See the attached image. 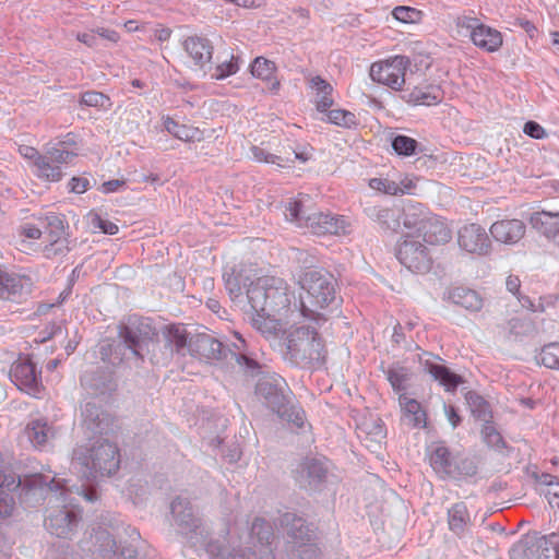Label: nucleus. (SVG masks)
<instances>
[{"instance_id": "nucleus-4", "label": "nucleus", "mask_w": 559, "mask_h": 559, "mask_svg": "<svg viewBox=\"0 0 559 559\" xmlns=\"http://www.w3.org/2000/svg\"><path fill=\"white\" fill-rule=\"evenodd\" d=\"M285 346L290 358L310 366L323 365L326 358L324 342L314 329L297 326L288 330Z\"/></svg>"}, {"instance_id": "nucleus-13", "label": "nucleus", "mask_w": 559, "mask_h": 559, "mask_svg": "<svg viewBox=\"0 0 559 559\" xmlns=\"http://www.w3.org/2000/svg\"><path fill=\"white\" fill-rule=\"evenodd\" d=\"M160 334L165 348L170 353L185 356L189 352L192 337L183 323L164 325Z\"/></svg>"}, {"instance_id": "nucleus-64", "label": "nucleus", "mask_w": 559, "mask_h": 559, "mask_svg": "<svg viewBox=\"0 0 559 559\" xmlns=\"http://www.w3.org/2000/svg\"><path fill=\"white\" fill-rule=\"evenodd\" d=\"M550 35L552 45L559 49V32H552Z\"/></svg>"}, {"instance_id": "nucleus-27", "label": "nucleus", "mask_w": 559, "mask_h": 559, "mask_svg": "<svg viewBox=\"0 0 559 559\" xmlns=\"http://www.w3.org/2000/svg\"><path fill=\"white\" fill-rule=\"evenodd\" d=\"M403 99L413 106H431L441 100V95L432 86H415L403 95Z\"/></svg>"}, {"instance_id": "nucleus-55", "label": "nucleus", "mask_w": 559, "mask_h": 559, "mask_svg": "<svg viewBox=\"0 0 559 559\" xmlns=\"http://www.w3.org/2000/svg\"><path fill=\"white\" fill-rule=\"evenodd\" d=\"M444 412L452 427L455 428L456 426H459V424L461 423V417L457 414L455 407L452 405H444Z\"/></svg>"}, {"instance_id": "nucleus-18", "label": "nucleus", "mask_w": 559, "mask_h": 559, "mask_svg": "<svg viewBox=\"0 0 559 559\" xmlns=\"http://www.w3.org/2000/svg\"><path fill=\"white\" fill-rule=\"evenodd\" d=\"M252 76L263 81L270 93L276 94L281 87V81L277 78V67L274 61L264 57H257L250 64Z\"/></svg>"}, {"instance_id": "nucleus-10", "label": "nucleus", "mask_w": 559, "mask_h": 559, "mask_svg": "<svg viewBox=\"0 0 559 559\" xmlns=\"http://www.w3.org/2000/svg\"><path fill=\"white\" fill-rule=\"evenodd\" d=\"M457 245L462 251L474 257L488 255L492 249L486 229L476 223L466 224L459 229Z\"/></svg>"}, {"instance_id": "nucleus-2", "label": "nucleus", "mask_w": 559, "mask_h": 559, "mask_svg": "<svg viewBox=\"0 0 559 559\" xmlns=\"http://www.w3.org/2000/svg\"><path fill=\"white\" fill-rule=\"evenodd\" d=\"M72 466L87 479L109 477L120 467V450L107 439H90L73 451Z\"/></svg>"}, {"instance_id": "nucleus-6", "label": "nucleus", "mask_w": 559, "mask_h": 559, "mask_svg": "<svg viewBox=\"0 0 559 559\" xmlns=\"http://www.w3.org/2000/svg\"><path fill=\"white\" fill-rule=\"evenodd\" d=\"M412 64L409 57L394 55L373 61L369 67L370 80L394 92L404 90L406 73Z\"/></svg>"}, {"instance_id": "nucleus-22", "label": "nucleus", "mask_w": 559, "mask_h": 559, "mask_svg": "<svg viewBox=\"0 0 559 559\" xmlns=\"http://www.w3.org/2000/svg\"><path fill=\"white\" fill-rule=\"evenodd\" d=\"M165 130L174 138L183 142H201L204 140V131L192 123H180L169 116L163 117Z\"/></svg>"}, {"instance_id": "nucleus-23", "label": "nucleus", "mask_w": 559, "mask_h": 559, "mask_svg": "<svg viewBox=\"0 0 559 559\" xmlns=\"http://www.w3.org/2000/svg\"><path fill=\"white\" fill-rule=\"evenodd\" d=\"M506 335H523L532 328L531 319L523 311L516 309L507 310L503 322L499 325Z\"/></svg>"}, {"instance_id": "nucleus-26", "label": "nucleus", "mask_w": 559, "mask_h": 559, "mask_svg": "<svg viewBox=\"0 0 559 559\" xmlns=\"http://www.w3.org/2000/svg\"><path fill=\"white\" fill-rule=\"evenodd\" d=\"M76 521L75 515L66 510H60L56 514H50L46 520V526L49 532L58 537H67Z\"/></svg>"}, {"instance_id": "nucleus-15", "label": "nucleus", "mask_w": 559, "mask_h": 559, "mask_svg": "<svg viewBox=\"0 0 559 559\" xmlns=\"http://www.w3.org/2000/svg\"><path fill=\"white\" fill-rule=\"evenodd\" d=\"M492 238L504 245H514L525 235L526 226L521 219H500L495 222L489 228Z\"/></svg>"}, {"instance_id": "nucleus-54", "label": "nucleus", "mask_w": 559, "mask_h": 559, "mask_svg": "<svg viewBox=\"0 0 559 559\" xmlns=\"http://www.w3.org/2000/svg\"><path fill=\"white\" fill-rule=\"evenodd\" d=\"M507 289L513 295H519L521 288V281L516 275H509L506 281Z\"/></svg>"}, {"instance_id": "nucleus-24", "label": "nucleus", "mask_w": 559, "mask_h": 559, "mask_svg": "<svg viewBox=\"0 0 559 559\" xmlns=\"http://www.w3.org/2000/svg\"><path fill=\"white\" fill-rule=\"evenodd\" d=\"M449 299L468 311H479L484 306L481 296L476 290L466 287L452 288L449 292Z\"/></svg>"}, {"instance_id": "nucleus-33", "label": "nucleus", "mask_w": 559, "mask_h": 559, "mask_svg": "<svg viewBox=\"0 0 559 559\" xmlns=\"http://www.w3.org/2000/svg\"><path fill=\"white\" fill-rule=\"evenodd\" d=\"M250 152L258 163L273 164L280 168H288L293 165V159L272 154L259 145L251 146Z\"/></svg>"}, {"instance_id": "nucleus-11", "label": "nucleus", "mask_w": 559, "mask_h": 559, "mask_svg": "<svg viewBox=\"0 0 559 559\" xmlns=\"http://www.w3.org/2000/svg\"><path fill=\"white\" fill-rule=\"evenodd\" d=\"M14 384L29 395L38 397L41 392L34 364L26 357H20L10 369Z\"/></svg>"}, {"instance_id": "nucleus-36", "label": "nucleus", "mask_w": 559, "mask_h": 559, "mask_svg": "<svg viewBox=\"0 0 559 559\" xmlns=\"http://www.w3.org/2000/svg\"><path fill=\"white\" fill-rule=\"evenodd\" d=\"M373 218L384 229L396 231L401 226L400 213L390 207L378 209L373 214Z\"/></svg>"}, {"instance_id": "nucleus-7", "label": "nucleus", "mask_w": 559, "mask_h": 559, "mask_svg": "<svg viewBox=\"0 0 559 559\" xmlns=\"http://www.w3.org/2000/svg\"><path fill=\"white\" fill-rule=\"evenodd\" d=\"M395 257L403 266L413 273L425 274L432 266V258L428 248L411 234L403 236L396 242Z\"/></svg>"}, {"instance_id": "nucleus-42", "label": "nucleus", "mask_w": 559, "mask_h": 559, "mask_svg": "<svg viewBox=\"0 0 559 559\" xmlns=\"http://www.w3.org/2000/svg\"><path fill=\"white\" fill-rule=\"evenodd\" d=\"M87 221L94 231L98 229L104 234L116 235L119 230L114 222L103 218L98 213L93 211L87 214Z\"/></svg>"}, {"instance_id": "nucleus-20", "label": "nucleus", "mask_w": 559, "mask_h": 559, "mask_svg": "<svg viewBox=\"0 0 559 559\" xmlns=\"http://www.w3.org/2000/svg\"><path fill=\"white\" fill-rule=\"evenodd\" d=\"M419 236H421L424 241L428 245H442L451 239V230L444 218L430 213L425 228H423Z\"/></svg>"}, {"instance_id": "nucleus-21", "label": "nucleus", "mask_w": 559, "mask_h": 559, "mask_svg": "<svg viewBox=\"0 0 559 559\" xmlns=\"http://www.w3.org/2000/svg\"><path fill=\"white\" fill-rule=\"evenodd\" d=\"M399 405L404 418L414 428H426L428 415L420 402L409 397L406 393L399 395Z\"/></svg>"}, {"instance_id": "nucleus-63", "label": "nucleus", "mask_w": 559, "mask_h": 559, "mask_svg": "<svg viewBox=\"0 0 559 559\" xmlns=\"http://www.w3.org/2000/svg\"><path fill=\"white\" fill-rule=\"evenodd\" d=\"M304 411L302 409H297L296 413H295V419L294 421L297 424V426H302L304 424Z\"/></svg>"}, {"instance_id": "nucleus-12", "label": "nucleus", "mask_w": 559, "mask_h": 559, "mask_svg": "<svg viewBox=\"0 0 559 559\" xmlns=\"http://www.w3.org/2000/svg\"><path fill=\"white\" fill-rule=\"evenodd\" d=\"M368 186L373 191L388 195L413 194L417 179L409 175H397L396 178L376 177L369 179Z\"/></svg>"}, {"instance_id": "nucleus-34", "label": "nucleus", "mask_w": 559, "mask_h": 559, "mask_svg": "<svg viewBox=\"0 0 559 559\" xmlns=\"http://www.w3.org/2000/svg\"><path fill=\"white\" fill-rule=\"evenodd\" d=\"M325 114L329 123L346 129L355 128L358 124L357 117L353 111L342 108H330Z\"/></svg>"}, {"instance_id": "nucleus-62", "label": "nucleus", "mask_w": 559, "mask_h": 559, "mask_svg": "<svg viewBox=\"0 0 559 559\" xmlns=\"http://www.w3.org/2000/svg\"><path fill=\"white\" fill-rule=\"evenodd\" d=\"M81 493L87 501H94L98 498L95 489H91L87 491L83 490Z\"/></svg>"}, {"instance_id": "nucleus-47", "label": "nucleus", "mask_w": 559, "mask_h": 559, "mask_svg": "<svg viewBox=\"0 0 559 559\" xmlns=\"http://www.w3.org/2000/svg\"><path fill=\"white\" fill-rule=\"evenodd\" d=\"M17 152L19 154L27 159L29 162V165L32 163H35L37 162V159L40 157V153L37 148H35L34 146H29V145H19V148H17Z\"/></svg>"}, {"instance_id": "nucleus-51", "label": "nucleus", "mask_w": 559, "mask_h": 559, "mask_svg": "<svg viewBox=\"0 0 559 559\" xmlns=\"http://www.w3.org/2000/svg\"><path fill=\"white\" fill-rule=\"evenodd\" d=\"M14 501L11 497L0 493V516H10L13 512Z\"/></svg>"}, {"instance_id": "nucleus-58", "label": "nucleus", "mask_w": 559, "mask_h": 559, "mask_svg": "<svg viewBox=\"0 0 559 559\" xmlns=\"http://www.w3.org/2000/svg\"><path fill=\"white\" fill-rule=\"evenodd\" d=\"M171 31L167 27H158L155 29V37L159 41H166L170 38Z\"/></svg>"}, {"instance_id": "nucleus-57", "label": "nucleus", "mask_w": 559, "mask_h": 559, "mask_svg": "<svg viewBox=\"0 0 559 559\" xmlns=\"http://www.w3.org/2000/svg\"><path fill=\"white\" fill-rule=\"evenodd\" d=\"M121 186H123V181L119 180H110L102 186V191L104 193H110L117 191Z\"/></svg>"}, {"instance_id": "nucleus-16", "label": "nucleus", "mask_w": 559, "mask_h": 559, "mask_svg": "<svg viewBox=\"0 0 559 559\" xmlns=\"http://www.w3.org/2000/svg\"><path fill=\"white\" fill-rule=\"evenodd\" d=\"M428 459L430 466L441 478H450L456 475L457 463L447 447L442 444L435 445L429 452Z\"/></svg>"}, {"instance_id": "nucleus-37", "label": "nucleus", "mask_w": 559, "mask_h": 559, "mask_svg": "<svg viewBox=\"0 0 559 559\" xmlns=\"http://www.w3.org/2000/svg\"><path fill=\"white\" fill-rule=\"evenodd\" d=\"M50 428L43 420H33L26 428L28 439L34 445H43L48 440Z\"/></svg>"}, {"instance_id": "nucleus-32", "label": "nucleus", "mask_w": 559, "mask_h": 559, "mask_svg": "<svg viewBox=\"0 0 559 559\" xmlns=\"http://www.w3.org/2000/svg\"><path fill=\"white\" fill-rule=\"evenodd\" d=\"M471 522L467 507L463 502L455 503L448 511L449 528L461 535Z\"/></svg>"}, {"instance_id": "nucleus-53", "label": "nucleus", "mask_w": 559, "mask_h": 559, "mask_svg": "<svg viewBox=\"0 0 559 559\" xmlns=\"http://www.w3.org/2000/svg\"><path fill=\"white\" fill-rule=\"evenodd\" d=\"M252 534L257 535L260 540H262L264 537L262 536L263 533L269 534L270 533V526L263 521V520H255L252 523L251 527Z\"/></svg>"}, {"instance_id": "nucleus-14", "label": "nucleus", "mask_w": 559, "mask_h": 559, "mask_svg": "<svg viewBox=\"0 0 559 559\" xmlns=\"http://www.w3.org/2000/svg\"><path fill=\"white\" fill-rule=\"evenodd\" d=\"M183 47L192 61V68L195 71H202L204 75V68L211 63L213 55V47L209 39L190 36L183 41Z\"/></svg>"}, {"instance_id": "nucleus-52", "label": "nucleus", "mask_w": 559, "mask_h": 559, "mask_svg": "<svg viewBox=\"0 0 559 559\" xmlns=\"http://www.w3.org/2000/svg\"><path fill=\"white\" fill-rule=\"evenodd\" d=\"M97 37H102L110 43H118L120 40V35L115 29L98 27L96 28Z\"/></svg>"}, {"instance_id": "nucleus-9", "label": "nucleus", "mask_w": 559, "mask_h": 559, "mask_svg": "<svg viewBox=\"0 0 559 559\" xmlns=\"http://www.w3.org/2000/svg\"><path fill=\"white\" fill-rule=\"evenodd\" d=\"M78 154L72 151L51 148L31 164L32 173L45 182H58L63 178L62 164L70 163Z\"/></svg>"}, {"instance_id": "nucleus-17", "label": "nucleus", "mask_w": 559, "mask_h": 559, "mask_svg": "<svg viewBox=\"0 0 559 559\" xmlns=\"http://www.w3.org/2000/svg\"><path fill=\"white\" fill-rule=\"evenodd\" d=\"M530 224L549 240L559 238V211H535L530 216Z\"/></svg>"}, {"instance_id": "nucleus-28", "label": "nucleus", "mask_w": 559, "mask_h": 559, "mask_svg": "<svg viewBox=\"0 0 559 559\" xmlns=\"http://www.w3.org/2000/svg\"><path fill=\"white\" fill-rule=\"evenodd\" d=\"M310 86L316 93V108L320 112H325L328 109H330L333 105V87L332 85L322 79L321 76L317 75L311 78L310 80Z\"/></svg>"}, {"instance_id": "nucleus-29", "label": "nucleus", "mask_w": 559, "mask_h": 559, "mask_svg": "<svg viewBox=\"0 0 559 559\" xmlns=\"http://www.w3.org/2000/svg\"><path fill=\"white\" fill-rule=\"evenodd\" d=\"M425 366L433 379L439 381L447 391H454L463 382L462 377L452 372L443 365L426 361Z\"/></svg>"}, {"instance_id": "nucleus-48", "label": "nucleus", "mask_w": 559, "mask_h": 559, "mask_svg": "<svg viewBox=\"0 0 559 559\" xmlns=\"http://www.w3.org/2000/svg\"><path fill=\"white\" fill-rule=\"evenodd\" d=\"M70 191L74 193H84L90 187V181L83 177H73L69 182Z\"/></svg>"}, {"instance_id": "nucleus-59", "label": "nucleus", "mask_w": 559, "mask_h": 559, "mask_svg": "<svg viewBox=\"0 0 559 559\" xmlns=\"http://www.w3.org/2000/svg\"><path fill=\"white\" fill-rule=\"evenodd\" d=\"M234 4L241 8H258L260 7V0H234Z\"/></svg>"}, {"instance_id": "nucleus-31", "label": "nucleus", "mask_w": 559, "mask_h": 559, "mask_svg": "<svg viewBox=\"0 0 559 559\" xmlns=\"http://www.w3.org/2000/svg\"><path fill=\"white\" fill-rule=\"evenodd\" d=\"M385 377L393 391L400 395L409 388L412 371L404 366L393 365L385 370Z\"/></svg>"}, {"instance_id": "nucleus-25", "label": "nucleus", "mask_w": 559, "mask_h": 559, "mask_svg": "<svg viewBox=\"0 0 559 559\" xmlns=\"http://www.w3.org/2000/svg\"><path fill=\"white\" fill-rule=\"evenodd\" d=\"M23 278L15 274H9L0 270V298L4 300H17L24 295Z\"/></svg>"}, {"instance_id": "nucleus-40", "label": "nucleus", "mask_w": 559, "mask_h": 559, "mask_svg": "<svg viewBox=\"0 0 559 559\" xmlns=\"http://www.w3.org/2000/svg\"><path fill=\"white\" fill-rule=\"evenodd\" d=\"M80 104L88 107H96L103 110H108L111 107L110 98L97 91H88L81 95Z\"/></svg>"}, {"instance_id": "nucleus-39", "label": "nucleus", "mask_w": 559, "mask_h": 559, "mask_svg": "<svg viewBox=\"0 0 559 559\" xmlns=\"http://www.w3.org/2000/svg\"><path fill=\"white\" fill-rule=\"evenodd\" d=\"M418 142L407 135L399 134L392 140V148L394 152L404 157L413 156L416 154Z\"/></svg>"}, {"instance_id": "nucleus-50", "label": "nucleus", "mask_w": 559, "mask_h": 559, "mask_svg": "<svg viewBox=\"0 0 559 559\" xmlns=\"http://www.w3.org/2000/svg\"><path fill=\"white\" fill-rule=\"evenodd\" d=\"M59 146L60 147H56V148L74 152L73 150L76 148V146H78V136L72 132L67 133L62 138V140L59 141Z\"/></svg>"}, {"instance_id": "nucleus-49", "label": "nucleus", "mask_w": 559, "mask_h": 559, "mask_svg": "<svg viewBox=\"0 0 559 559\" xmlns=\"http://www.w3.org/2000/svg\"><path fill=\"white\" fill-rule=\"evenodd\" d=\"M75 38L84 44L85 46L92 48V47H95L97 45V34H96V29H91V31H87V32H82V33H78L75 35Z\"/></svg>"}, {"instance_id": "nucleus-56", "label": "nucleus", "mask_w": 559, "mask_h": 559, "mask_svg": "<svg viewBox=\"0 0 559 559\" xmlns=\"http://www.w3.org/2000/svg\"><path fill=\"white\" fill-rule=\"evenodd\" d=\"M313 148L310 145L304 146L301 150L295 151V158L301 163H306L311 159Z\"/></svg>"}, {"instance_id": "nucleus-44", "label": "nucleus", "mask_w": 559, "mask_h": 559, "mask_svg": "<svg viewBox=\"0 0 559 559\" xmlns=\"http://www.w3.org/2000/svg\"><path fill=\"white\" fill-rule=\"evenodd\" d=\"M545 479V488L542 492L551 508L559 509V480L550 475H546Z\"/></svg>"}, {"instance_id": "nucleus-35", "label": "nucleus", "mask_w": 559, "mask_h": 559, "mask_svg": "<svg viewBox=\"0 0 559 559\" xmlns=\"http://www.w3.org/2000/svg\"><path fill=\"white\" fill-rule=\"evenodd\" d=\"M239 68L240 58L230 53L227 60L222 61L214 68V71L211 73V78L214 80H224L236 74L239 71Z\"/></svg>"}, {"instance_id": "nucleus-38", "label": "nucleus", "mask_w": 559, "mask_h": 559, "mask_svg": "<svg viewBox=\"0 0 559 559\" xmlns=\"http://www.w3.org/2000/svg\"><path fill=\"white\" fill-rule=\"evenodd\" d=\"M392 16L404 24H417L421 22L424 13L413 7L399 5L392 10Z\"/></svg>"}, {"instance_id": "nucleus-45", "label": "nucleus", "mask_w": 559, "mask_h": 559, "mask_svg": "<svg viewBox=\"0 0 559 559\" xmlns=\"http://www.w3.org/2000/svg\"><path fill=\"white\" fill-rule=\"evenodd\" d=\"M481 436L488 447L497 449V450L504 448V441H503L501 435L497 431V429L492 425H490V424L484 425V427L481 429Z\"/></svg>"}, {"instance_id": "nucleus-61", "label": "nucleus", "mask_w": 559, "mask_h": 559, "mask_svg": "<svg viewBox=\"0 0 559 559\" xmlns=\"http://www.w3.org/2000/svg\"><path fill=\"white\" fill-rule=\"evenodd\" d=\"M124 28L127 29V32L132 33L143 29L144 26L138 25L136 22L133 20H129L124 23Z\"/></svg>"}, {"instance_id": "nucleus-1", "label": "nucleus", "mask_w": 559, "mask_h": 559, "mask_svg": "<svg viewBox=\"0 0 559 559\" xmlns=\"http://www.w3.org/2000/svg\"><path fill=\"white\" fill-rule=\"evenodd\" d=\"M223 278L233 299L239 298L246 287L253 310L252 326L267 340L277 338L284 331L287 318L294 312L293 294L287 282L274 273L252 276L248 270L236 266L225 271Z\"/></svg>"}, {"instance_id": "nucleus-41", "label": "nucleus", "mask_w": 559, "mask_h": 559, "mask_svg": "<svg viewBox=\"0 0 559 559\" xmlns=\"http://www.w3.org/2000/svg\"><path fill=\"white\" fill-rule=\"evenodd\" d=\"M539 362L547 368H559V343L545 345L538 356Z\"/></svg>"}, {"instance_id": "nucleus-19", "label": "nucleus", "mask_w": 559, "mask_h": 559, "mask_svg": "<svg viewBox=\"0 0 559 559\" xmlns=\"http://www.w3.org/2000/svg\"><path fill=\"white\" fill-rule=\"evenodd\" d=\"M430 213L421 203H408L400 212V222L404 228L414 230L419 236Z\"/></svg>"}, {"instance_id": "nucleus-8", "label": "nucleus", "mask_w": 559, "mask_h": 559, "mask_svg": "<svg viewBox=\"0 0 559 559\" xmlns=\"http://www.w3.org/2000/svg\"><path fill=\"white\" fill-rule=\"evenodd\" d=\"M457 26L469 32L472 43L479 49L492 53L500 50L503 45V35L497 28L481 23L472 16H462L457 20Z\"/></svg>"}, {"instance_id": "nucleus-30", "label": "nucleus", "mask_w": 559, "mask_h": 559, "mask_svg": "<svg viewBox=\"0 0 559 559\" xmlns=\"http://www.w3.org/2000/svg\"><path fill=\"white\" fill-rule=\"evenodd\" d=\"M44 227L48 228L47 237L49 240V245L45 247L44 251L46 257L50 258L58 252V250L53 247L59 242L60 238L64 234V223L58 215L55 214L44 216Z\"/></svg>"}, {"instance_id": "nucleus-43", "label": "nucleus", "mask_w": 559, "mask_h": 559, "mask_svg": "<svg viewBox=\"0 0 559 559\" xmlns=\"http://www.w3.org/2000/svg\"><path fill=\"white\" fill-rule=\"evenodd\" d=\"M45 226L44 216H39L35 222H25L21 225L19 235L24 239L37 240L43 235V227Z\"/></svg>"}, {"instance_id": "nucleus-5", "label": "nucleus", "mask_w": 559, "mask_h": 559, "mask_svg": "<svg viewBox=\"0 0 559 559\" xmlns=\"http://www.w3.org/2000/svg\"><path fill=\"white\" fill-rule=\"evenodd\" d=\"M299 283L305 290L301 296V307L306 316L320 318L322 311L335 299L334 285L329 277L316 270H308Z\"/></svg>"}, {"instance_id": "nucleus-46", "label": "nucleus", "mask_w": 559, "mask_h": 559, "mask_svg": "<svg viewBox=\"0 0 559 559\" xmlns=\"http://www.w3.org/2000/svg\"><path fill=\"white\" fill-rule=\"evenodd\" d=\"M524 133L533 139L542 140L547 138L546 130L535 121H527L524 124Z\"/></svg>"}, {"instance_id": "nucleus-3", "label": "nucleus", "mask_w": 559, "mask_h": 559, "mask_svg": "<svg viewBox=\"0 0 559 559\" xmlns=\"http://www.w3.org/2000/svg\"><path fill=\"white\" fill-rule=\"evenodd\" d=\"M286 217L314 235H345L350 227L344 216L312 211V202L308 195L290 201L286 206Z\"/></svg>"}, {"instance_id": "nucleus-60", "label": "nucleus", "mask_w": 559, "mask_h": 559, "mask_svg": "<svg viewBox=\"0 0 559 559\" xmlns=\"http://www.w3.org/2000/svg\"><path fill=\"white\" fill-rule=\"evenodd\" d=\"M518 301L520 302L522 308H526V309H528L532 312L536 311L535 305L528 298H526V297H521L520 298L519 297Z\"/></svg>"}]
</instances>
